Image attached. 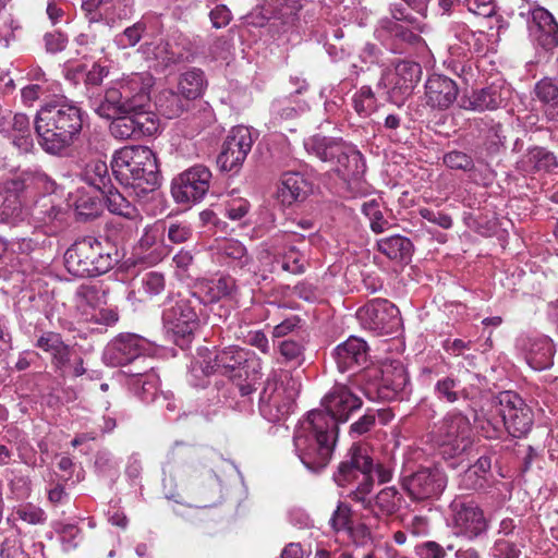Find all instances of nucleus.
<instances>
[{"mask_svg":"<svg viewBox=\"0 0 558 558\" xmlns=\"http://www.w3.org/2000/svg\"><path fill=\"white\" fill-rule=\"evenodd\" d=\"M213 174L204 165H194L172 179L171 194L175 203L191 206L208 193Z\"/></svg>","mask_w":558,"mask_h":558,"instance_id":"obj_12","label":"nucleus"},{"mask_svg":"<svg viewBox=\"0 0 558 558\" xmlns=\"http://www.w3.org/2000/svg\"><path fill=\"white\" fill-rule=\"evenodd\" d=\"M361 325L377 335H391L401 326L399 308L384 299H376L357 311Z\"/></svg>","mask_w":558,"mask_h":558,"instance_id":"obj_15","label":"nucleus"},{"mask_svg":"<svg viewBox=\"0 0 558 558\" xmlns=\"http://www.w3.org/2000/svg\"><path fill=\"white\" fill-rule=\"evenodd\" d=\"M118 262L117 250L94 236L76 240L64 253L66 270L78 278L104 275L111 270Z\"/></svg>","mask_w":558,"mask_h":558,"instance_id":"obj_6","label":"nucleus"},{"mask_svg":"<svg viewBox=\"0 0 558 558\" xmlns=\"http://www.w3.org/2000/svg\"><path fill=\"white\" fill-rule=\"evenodd\" d=\"M465 5L470 12L483 17H490L496 13L495 0H465Z\"/></svg>","mask_w":558,"mask_h":558,"instance_id":"obj_62","label":"nucleus"},{"mask_svg":"<svg viewBox=\"0 0 558 558\" xmlns=\"http://www.w3.org/2000/svg\"><path fill=\"white\" fill-rule=\"evenodd\" d=\"M144 340L134 335L126 333L116 338L108 349V356L112 365L126 366L134 362H145Z\"/></svg>","mask_w":558,"mask_h":558,"instance_id":"obj_23","label":"nucleus"},{"mask_svg":"<svg viewBox=\"0 0 558 558\" xmlns=\"http://www.w3.org/2000/svg\"><path fill=\"white\" fill-rule=\"evenodd\" d=\"M477 427L481 429L482 435L488 439H497L504 433V426L498 420L494 417L483 416L475 417Z\"/></svg>","mask_w":558,"mask_h":558,"instance_id":"obj_59","label":"nucleus"},{"mask_svg":"<svg viewBox=\"0 0 558 558\" xmlns=\"http://www.w3.org/2000/svg\"><path fill=\"white\" fill-rule=\"evenodd\" d=\"M312 192V184L299 172L283 173L277 190V199L283 206L304 202Z\"/></svg>","mask_w":558,"mask_h":558,"instance_id":"obj_27","label":"nucleus"},{"mask_svg":"<svg viewBox=\"0 0 558 558\" xmlns=\"http://www.w3.org/2000/svg\"><path fill=\"white\" fill-rule=\"evenodd\" d=\"M278 351L287 364L301 366L305 361V345L302 340L284 339L278 343Z\"/></svg>","mask_w":558,"mask_h":558,"instance_id":"obj_46","label":"nucleus"},{"mask_svg":"<svg viewBox=\"0 0 558 558\" xmlns=\"http://www.w3.org/2000/svg\"><path fill=\"white\" fill-rule=\"evenodd\" d=\"M149 108L150 107H144L143 109L134 110L129 113L134 120L137 134H140L141 137L151 136L156 134L159 129V120Z\"/></svg>","mask_w":558,"mask_h":558,"instance_id":"obj_45","label":"nucleus"},{"mask_svg":"<svg viewBox=\"0 0 558 558\" xmlns=\"http://www.w3.org/2000/svg\"><path fill=\"white\" fill-rule=\"evenodd\" d=\"M332 357L337 368L341 373L351 372L352 374H362L367 369L368 348L366 342L357 337H350L344 342L338 344L332 351Z\"/></svg>","mask_w":558,"mask_h":558,"instance_id":"obj_20","label":"nucleus"},{"mask_svg":"<svg viewBox=\"0 0 558 558\" xmlns=\"http://www.w3.org/2000/svg\"><path fill=\"white\" fill-rule=\"evenodd\" d=\"M362 380L367 381V395L376 392L381 400H393L403 393L410 384L405 366L400 361H390L379 367H371L362 374Z\"/></svg>","mask_w":558,"mask_h":558,"instance_id":"obj_11","label":"nucleus"},{"mask_svg":"<svg viewBox=\"0 0 558 558\" xmlns=\"http://www.w3.org/2000/svg\"><path fill=\"white\" fill-rule=\"evenodd\" d=\"M109 74V68L101 63L95 62L92 68L86 72L84 84L86 86L87 96L92 101V105L95 101L94 88L98 87L102 84L104 78H106Z\"/></svg>","mask_w":558,"mask_h":558,"instance_id":"obj_50","label":"nucleus"},{"mask_svg":"<svg viewBox=\"0 0 558 558\" xmlns=\"http://www.w3.org/2000/svg\"><path fill=\"white\" fill-rule=\"evenodd\" d=\"M378 251L389 259L408 264L413 255L414 245L412 241L403 235L393 234L379 239L376 243Z\"/></svg>","mask_w":558,"mask_h":558,"instance_id":"obj_32","label":"nucleus"},{"mask_svg":"<svg viewBox=\"0 0 558 558\" xmlns=\"http://www.w3.org/2000/svg\"><path fill=\"white\" fill-rule=\"evenodd\" d=\"M85 112L65 97L43 105L34 119L40 148L48 155L62 157L81 137Z\"/></svg>","mask_w":558,"mask_h":558,"instance_id":"obj_1","label":"nucleus"},{"mask_svg":"<svg viewBox=\"0 0 558 558\" xmlns=\"http://www.w3.org/2000/svg\"><path fill=\"white\" fill-rule=\"evenodd\" d=\"M415 554L420 558H446V549L435 541H426L415 546Z\"/></svg>","mask_w":558,"mask_h":558,"instance_id":"obj_61","label":"nucleus"},{"mask_svg":"<svg viewBox=\"0 0 558 558\" xmlns=\"http://www.w3.org/2000/svg\"><path fill=\"white\" fill-rule=\"evenodd\" d=\"M300 9L299 0H268L265 11L270 13L271 27L277 32H286L294 25Z\"/></svg>","mask_w":558,"mask_h":558,"instance_id":"obj_30","label":"nucleus"},{"mask_svg":"<svg viewBox=\"0 0 558 558\" xmlns=\"http://www.w3.org/2000/svg\"><path fill=\"white\" fill-rule=\"evenodd\" d=\"M449 517L453 534L471 542L485 536L489 530L484 510L470 497H454L449 504Z\"/></svg>","mask_w":558,"mask_h":558,"instance_id":"obj_10","label":"nucleus"},{"mask_svg":"<svg viewBox=\"0 0 558 558\" xmlns=\"http://www.w3.org/2000/svg\"><path fill=\"white\" fill-rule=\"evenodd\" d=\"M191 102L179 90L165 89L157 96L156 108L165 118L174 119L187 111Z\"/></svg>","mask_w":558,"mask_h":558,"instance_id":"obj_36","label":"nucleus"},{"mask_svg":"<svg viewBox=\"0 0 558 558\" xmlns=\"http://www.w3.org/2000/svg\"><path fill=\"white\" fill-rule=\"evenodd\" d=\"M93 107L99 117L108 120L117 114L130 113L137 110L133 108V102L128 96V90H123L118 82L106 89L102 98H95Z\"/></svg>","mask_w":558,"mask_h":558,"instance_id":"obj_25","label":"nucleus"},{"mask_svg":"<svg viewBox=\"0 0 558 558\" xmlns=\"http://www.w3.org/2000/svg\"><path fill=\"white\" fill-rule=\"evenodd\" d=\"M435 442L449 468L462 465L472 446L471 423L468 416L456 411L446 414L435 432Z\"/></svg>","mask_w":558,"mask_h":558,"instance_id":"obj_9","label":"nucleus"},{"mask_svg":"<svg viewBox=\"0 0 558 558\" xmlns=\"http://www.w3.org/2000/svg\"><path fill=\"white\" fill-rule=\"evenodd\" d=\"M293 402V396L287 391L277 376H268L259 393L260 414L269 422H278L290 413Z\"/></svg>","mask_w":558,"mask_h":558,"instance_id":"obj_17","label":"nucleus"},{"mask_svg":"<svg viewBox=\"0 0 558 558\" xmlns=\"http://www.w3.org/2000/svg\"><path fill=\"white\" fill-rule=\"evenodd\" d=\"M130 388L144 402L155 401L158 395L157 375L149 371L130 373Z\"/></svg>","mask_w":558,"mask_h":558,"instance_id":"obj_37","label":"nucleus"},{"mask_svg":"<svg viewBox=\"0 0 558 558\" xmlns=\"http://www.w3.org/2000/svg\"><path fill=\"white\" fill-rule=\"evenodd\" d=\"M362 404V399L347 385L336 384L322 401L324 409H315L311 412L327 414L335 420V430L339 432L338 425L347 422L353 412L361 409Z\"/></svg>","mask_w":558,"mask_h":558,"instance_id":"obj_18","label":"nucleus"},{"mask_svg":"<svg viewBox=\"0 0 558 558\" xmlns=\"http://www.w3.org/2000/svg\"><path fill=\"white\" fill-rule=\"evenodd\" d=\"M238 293L236 280L231 276L217 279H197L187 295L194 300L198 308L216 304L221 299H233Z\"/></svg>","mask_w":558,"mask_h":558,"instance_id":"obj_19","label":"nucleus"},{"mask_svg":"<svg viewBox=\"0 0 558 558\" xmlns=\"http://www.w3.org/2000/svg\"><path fill=\"white\" fill-rule=\"evenodd\" d=\"M132 8L133 0H113L101 12L111 20H123L131 15Z\"/></svg>","mask_w":558,"mask_h":558,"instance_id":"obj_58","label":"nucleus"},{"mask_svg":"<svg viewBox=\"0 0 558 558\" xmlns=\"http://www.w3.org/2000/svg\"><path fill=\"white\" fill-rule=\"evenodd\" d=\"M458 387V379L451 376H446L437 380L434 387V392L439 400L453 403L459 400V391L457 389Z\"/></svg>","mask_w":558,"mask_h":558,"instance_id":"obj_51","label":"nucleus"},{"mask_svg":"<svg viewBox=\"0 0 558 558\" xmlns=\"http://www.w3.org/2000/svg\"><path fill=\"white\" fill-rule=\"evenodd\" d=\"M373 471L374 459L369 454L367 446L353 444L332 477L340 487L356 483V488L351 490L348 496L353 501H363L364 495H368L374 486Z\"/></svg>","mask_w":558,"mask_h":558,"instance_id":"obj_8","label":"nucleus"},{"mask_svg":"<svg viewBox=\"0 0 558 558\" xmlns=\"http://www.w3.org/2000/svg\"><path fill=\"white\" fill-rule=\"evenodd\" d=\"M383 28L386 29L395 39L408 45H416L422 39L413 26L412 28H409L395 21H384Z\"/></svg>","mask_w":558,"mask_h":558,"instance_id":"obj_49","label":"nucleus"},{"mask_svg":"<svg viewBox=\"0 0 558 558\" xmlns=\"http://www.w3.org/2000/svg\"><path fill=\"white\" fill-rule=\"evenodd\" d=\"M202 315L203 308H198L187 294H179L177 299L168 296L163 302L162 326L172 341L184 349L193 341Z\"/></svg>","mask_w":558,"mask_h":558,"instance_id":"obj_7","label":"nucleus"},{"mask_svg":"<svg viewBox=\"0 0 558 558\" xmlns=\"http://www.w3.org/2000/svg\"><path fill=\"white\" fill-rule=\"evenodd\" d=\"M305 148L323 162L330 165L331 170L342 180H360L366 163L355 145L342 138L314 135L305 142Z\"/></svg>","mask_w":558,"mask_h":558,"instance_id":"obj_5","label":"nucleus"},{"mask_svg":"<svg viewBox=\"0 0 558 558\" xmlns=\"http://www.w3.org/2000/svg\"><path fill=\"white\" fill-rule=\"evenodd\" d=\"M145 292L150 295H158L165 289V277L157 271L147 272L142 279Z\"/></svg>","mask_w":558,"mask_h":558,"instance_id":"obj_64","label":"nucleus"},{"mask_svg":"<svg viewBox=\"0 0 558 558\" xmlns=\"http://www.w3.org/2000/svg\"><path fill=\"white\" fill-rule=\"evenodd\" d=\"M403 497L401 493L395 487L389 486L379 490L374 498H367L364 495V500L359 501L365 510H369L375 517H390L398 512L401 507Z\"/></svg>","mask_w":558,"mask_h":558,"instance_id":"obj_29","label":"nucleus"},{"mask_svg":"<svg viewBox=\"0 0 558 558\" xmlns=\"http://www.w3.org/2000/svg\"><path fill=\"white\" fill-rule=\"evenodd\" d=\"M362 213L368 218L371 229L375 233H383L392 226L391 222L384 217L379 209V203L376 199L364 203Z\"/></svg>","mask_w":558,"mask_h":558,"instance_id":"obj_48","label":"nucleus"},{"mask_svg":"<svg viewBox=\"0 0 558 558\" xmlns=\"http://www.w3.org/2000/svg\"><path fill=\"white\" fill-rule=\"evenodd\" d=\"M536 98L548 106L547 114L555 117L558 113V84L549 77L542 78L535 84Z\"/></svg>","mask_w":558,"mask_h":558,"instance_id":"obj_43","label":"nucleus"},{"mask_svg":"<svg viewBox=\"0 0 558 558\" xmlns=\"http://www.w3.org/2000/svg\"><path fill=\"white\" fill-rule=\"evenodd\" d=\"M26 190H36L41 193H53L57 184L43 169L38 167L27 168L21 171Z\"/></svg>","mask_w":558,"mask_h":558,"instance_id":"obj_42","label":"nucleus"},{"mask_svg":"<svg viewBox=\"0 0 558 558\" xmlns=\"http://www.w3.org/2000/svg\"><path fill=\"white\" fill-rule=\"evenodd\" d=\"M376 424V415L373 411H367L357 421L352 423L349 428L351 437H360L374 428Z\"/></svg>","mask_w":558,"mask_h":558,"instance_id":"obj_60","label":"nucleus"},{"mask_svg":"<svg viewBox=\"0 0 558 558\" xmlns=\"http://www.w3.org/2000/svg\"><path fill=\"white\" fill-rule=\"evenodd\" d=\"M509 89L501 83L473 89L471 95L463 94L458 100V107L463 110L483 112L493 111L506 106Z\"/></svg>","mask_w":558,"mask_h":558,"instance_id":"obj_21","label":"nucleus"},{"mask_svg":"<svg viewBox=\"0 0 558 558\" xmlns=\"http://www.w3.org/2000/svg\"><path fill=\"white\" fill-rule=\"evenodd\" d=\"M35 347L51 355V363L57 369H62L70 362L71 349L58 332L46 331L36 341Z\"/></svg>","mask_w":558,"mask_h":558,"instance_id":"obj_31","label":"nucleus"},{"mask_svg":"<svg viewBox=\"0 0 558 558\" xmlns=\"http://www.w3.org/2000/svg\"><path fill=\"white\" fill-rule=\"evenodd\" d=\"M207 87V80L203 70L191 68L183 72L178 81V90L190 101L201 97Z\"/></svg>","mask_w":558,"mask_h":558,"instance_id":"obj_39","label":"nucleus"},{"mask_svg":"<svg viewBox=\"0 0 558 558\" xmlns=\"http://www.w3.org/2000/svg\"><path fill=\"white\" fill-rule=\"evenodd\" d=\"M471 126L477 132V136L485 142L487 149L497 150L505 145L507 136L504 125L499 121L486 116L473 119Z\"/></svg>","mask_w":558,"mask_h":558,"instance_id":"obj_33","label":"nucleus"},{"mask_svg":"<svg viewBox=\"0 0 558 558\" xmlns=\"http://www.w3.org/2000/svg\"><path fill=\"white\" fill-rule=\"evenodd\" d=\"M2 192L7 194V197L4 198L2 205L3 213H7V210H11V213L13 214L16 210H20L22 205L20 196L27 192L21 172L3 182Z\"/></svg>","mask_w":558,"mask_h":558,"instance_id":"obj_41","label":"nucleus"},{"mask_svg":"<svg viewBox=\"0 0 558 558\" xmlns=\"http://www.w3.org/2000/svg\"><path fill=\"white\" fill-rule=\"evenodd\" d=\"M202 369L207 376L218 373L228 377L243 398H251L263 376L259 359L254 352L239 345L216 350L214 357L205 361Z\"/></svg>","mask_w":558,"mask_h":558,"instance_id":"obj_4","label":"nucleus"},{"mask_svg":"<svg viewBox=\"0 0 558 558\" xmlns=\"http://www.w3.org/2000/svg\"><path fill=\"white\" fill-rule=\"evenodd\" d=\"M101 195L110 213L126 218H131L134 215V206L114 187V185H110Z\"/></svg>","mask_w":558,"mask_h":558,"instance_id":"obj_44","label":"nucleus"},{"mask_svg":"<svg viewBox=\"0 0 558 558\" xmlns=\"http://www.w3.org/2000/svg\"><path fill=\"white\" fill-rule=\"evenodd\" d=\"M252 146L253 138L248 128L242 125L232 128L217 156L219 169L225 172L238 173Z\"/></svg>","mask_w":558,"mask_h":558,"instance_id":"obj_16","label":"nucleus"},{"mask_svg":"<svg viewBox=\"0 0 558 558\" xmlns=\"http://www.w3.org/2000/svg\"><path fill=\"white\" fill-rule=\"evenodd\" d=\"M466 469L459 477V488L462 490H480L485 487L486 477L472 469L469 461L464 460Z\"/></svg>","mask_w":558,"mask_h":558,"instance_id":"obj_53","label":"nucleus"},{"mask_svg":"<svg viewBox=\"0 0 558 558\" xmlns=\"http://www.w3.org/2000/svg\"><path fill=\"white\" fill-rule=\"evenodd\" d=\"M82 179L88 185L95 187L100 194L112 184L108 166L101 160H92L82 172Z\"/></svg>","mask_w":558,"mask_h":558,"instance_id":"obj_40","label":"nucleus"},{"mask_svg":"<svg viewBox=\"0 0 558 558\" xmlns=\"http://www.w3.org/2000/svg\"><path fill=\"white\" fill-rule=\"evenodd\" d=\"M147 26L143 21H138L130 27H126L121 34L117 36V44L120 48L134 47L143 37Z\"/></svg>","mask_w":558,"mask_h":558,"instance_id":"obj_52","label":"nucleus"},{"mask_svg":"<svg viewBox=\"0 0 558 558\" xmlns=\"http://www.w3.org/2000/svg\"><path fill=\"white\" fill-rule=\"evenodd\" d=\"M355 111L362 116H369L376 107V98L369 86H363L353 98Z\"/></svg>","mask_w":558,"mask_h":558,"instance_id":"obj_54","label":"nucleus"},{"mask_svg":"<svg viewBox=\"0 0 558 558\" xmlns=\"http://www.w3.org/2000/svg\"><path fill=\"white\" fill-rule=\"evenodd\" d=\"M458 84L450 77L433 74L425 83L426 104L438 110H447L459 98Z\"/></svg>","mask_w":558,"mask_h":558,"instance_id":"obj_22","label":"nucleus"},{"mask_svg":"<svg viewBox=\"0 0 558 558\" xmlns=\"http://www.w3.org/2000/svg\"><path fill=\"white\" fill-rule=\"evenodd\" d=\"M422 68L418 63L401 61L396 65L395 88L399 89L401 95L409 96L420 82Z\"/></svg>","mask_w":558,"mask_h":558,"instance_id":"obj_38","label":"nucleus"},{"mask_svg":"<svg viewBox=\"0 0 558 558\" xmlns=\"http://www.w3.org/2000/svg\"><path fill=\"white\" fill-rule=\"evenodd\" d=\"M113 0H83L82 10L90 23L98 22L102 16V10Z\"/></svg>","mask_w":558,"mask_h":558,"instance_id":"obj_63","label":"nucleus"},{"mask_svg":"<svg viewBox=\"0 0 558 558\" xmlns=\"http://www.w3.org/2000/svg\"><path fill=\"white\" fill-rule=\"evenodd\" d=\"M116 179L144 198L161 184L156 154L146 146H125L117 150L111 160Z\"/></svg>","mask_w":558,"mask_h":558,"instance_id":"obj_3","label":"nucleus"},{"mask_svg":"<svg viewBox=\"0 0 558 558\" xmlns=\"http://www.w3.org/2000/svg\"><path fill=\"white\" fill-rule=\"evenodd\" d=\"M529 28L534 33L537 44L549 51L558 46V24L546 9L536 7L529 10Z\"/></svg>","mask_w":558,"mask_h":558,"instance_id":"obj_24","label":"nucleus"},{"mask_svg":"<svg viewBox=\"0 0 558 558\" xmlns=\"http://www.w3.org/2000/svg\"><path fill=\"white\" fill-rule=\"evenodd\" d=\"M118 83L123 90H128L133 108L150 107V89L154 85V77L149 73H133Z\"/></svg>","mask_w":558,"mask_h":558,"instance_id":"obj_28","label":"nucleus"},{"mask_svg":"<svg viewBox=\"0 0 558 558\" xmlns=\"http://www.w3.org/2000/svg\"><path fill=\"white\" fill-rule=\"evenodd\" d=\"M444 163L450 169L463 171H471L475 167L472 157L459 150L447 153L444 156Z\"/></svg>","mask_w":558,"mask_h":558,"instance_id":"obj_56","label":"nucleus"},{"mask_svg":"<svg viewBox=\"0 0 558 558\" xmlns=\"http://www.w3.org/2000/svg\"><path fill=\"white\" fill-rule=\"evenodd\" d=\"M8 136L21 154H29L34 150L35 144L31 131V122L26 114L15 113L12 117V126Z\"/></svg>","mask_w":558,"mask_h":558,"instance_id":"obj_35","label":"nucleus"},{"mask_svg":"<svg viewBox=\"0 0 558 558\" xmlns=\"http://www.w3.org/2000/svg\"><path fill=\"white\" fill-rule=\"evenodd\" d=\"M527 364L535 371L548 369L554 364L555 348L548 337H530L523 340Z\"/></svg>","mask_w":558,"mask_h":558,"instance_id":"obj_26","label":"nucleus"},{"mask_svg":"<svg viewBox=\"0 0 558 558\" xmlns=\"http://www.w3.org/2000/svg\"><path fill=\"white\" fill-rule=\"evenodd\" d=\"M497 413L507 433L520 438L525 436L533 425V411L524 400L515 392L501 391L496 397Z\"/></svg>","mask_w":558,"mask_h":558,"instance_id":"obj_13","label":"nucleus"},{"mask_svg":"<svg viewBox=\"0 0 558 558\" xmlns=\"http://www.w3.org/2000/svg\"><path fill=\"white\" fill-rule=\"evenodd\" d=\"M337 440L335 420L319 412H308L293 437L296 454L312 472H319L328 465Z\"/></svg>","mask_w":558,"mask_h":558,"instance_id":"obj_2","label":"nucleus"},{"mask_svg":"<svg viewBox=\"0 0 558 558\" xmlns=\"http://www.w3.org/2000/svg\"><path fill=\"white\" fill-rule=\"evenodd\" d=\"M113 121L110 125V132L116 138L120 140H138L141 135L137 134V130L134 124V120L131 114H117L112 118Z\"/></svg>","mask_w":558,"mask_h":558,"instance_id":"obj_47","label":"nucleus"},{"mask_svg":"<svg viewBox=\"0 0 558 558\" xmlns=\"http://www.w3.org/2000/svg\"><path fill=\"white\" fill-rule=\"evenodd\" d=\"M219 252L227 258L236 262L239 266H243L248 262L245 246L236 240L225 241L219 246Z\"/></svg>","mask_w":558,"mask_h":558,"instance_id":"obj_55","label":"nucleus"},{"mask_svg":"<svg viewBox=\"0 0 558 558\" xmlns=\"http://www.w3.org/2000/svg\"><path fill=\"white\" fill-rule=\"evenodd\" d=\"M446 473L437 466H422L410 474L402 475V489L414 501L437 499L447 487Z\"/></svg>","mask_w":558,"mask_h":558,"instance_id":"obj_14","label":"nucleus"},{"mask_svg":"<svg viewBox=\"0 0 558 558\" xmlns=\"http://www.w3.org/2000/svg\"><path fill=\"white\" fill-rule=\"evenodd\" d=\"M520 165L521 169L529 173L549 172L558 167V160L547 148L534 146L523 155Z\"/></svg>","mask_w":558,"mask_h":558,"instance_id":"obj_34","label":"nucleus"},{"mask_svg":"<svg viewBox=\"0 0 558 558\" xmlns=\"http://www.w3.org/2000/svg\"><path fill=\"white\" fill-rule=\"evenodd\" d=\"M351 507L344 502H339L337 509L333 511L329 524L335 532L350 529L351 522Z\"/></svg>","mask_w":558,"mask_h":558,"instance_id":"obj_57","label":"nucleus"}]
</instances>
